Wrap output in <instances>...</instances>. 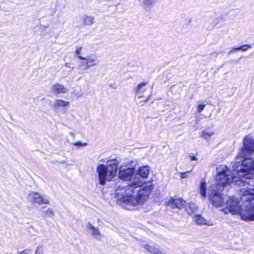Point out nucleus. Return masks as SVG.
<instances>
[{
	"instance_id": "c85d7f7f",
	"label": "nucleus",
	"mask_w": 254,
	"mask_h": 254,
	"mask_svg": "<svg viewBox=\"0 0 254 254\" xmlns=\"http://www.w3.org/2000/svg\"><path fill=\"white\" fill-rule=\"evenodd\" d=\"M71 144H73L74 146H87V144H88L87 143H86V142L85 143H82L80 141H78V142H76L72 143Z\"/></svg>"
},
{
	"instance_id": "bb28decb",
	"label": "nucleus",
	"mask_w": 254,
	"mask_h": 254,
	"mask_svg": "<svg viewBox=\"0 0 254 254\" xmlns=\"http://www.w3.org/2000/svg\"><path fill=\"white\" fill-rule=\"evenodd\" d=\"M251 46L249 45H243L238 48H235L236 50H242L243 51H247L249 48H251Z\"/></svg>"
},
{
	"instance_id": "aec40b11",
	"label": "nucleus",
	"mask_w": 254,
	"mask_h": 254,
	"mask_svg": "<svg viewBox=\"0 0 254 254\" xmlns=\"http://www.w3.org/2000/svg\"><path fill=\"white\" fill-rule=\"evenodd\" d=\"M185 209L187 213L190 215L195 214L197 210L198 207L195 203L190 202L185 206Z\"/></svg>"
},
{
	"instance_id": "72a5a7b5",
	"label": "nucleus",
	"mask_w": 254,
	"mask_h": 254,
	"mask_svg": "<svg viewBox=\"0 0 254 254\" xmlns=\"http://www.w3.org/2000/svg\"><path fill=\"white\" fill-rule=\"evenodd\" d=\"M65 66V67H68V68H71L72 69H73L74 67H72L70 65V64L67 63H66L64 64Z\"/></svg>"
},
{
	"instance_id": "f704fd0d",
	"label": "nucleus",
	"mask_w": 254,
	"mask_h": 254,
	"mask_svg": "<svg viewBox=\"0 0 254 254\" xmlns=\"http://www.w3.org/2000/svg\"><path fill=\"white\" fill-rule=\"evenodd\" d=\"M190 158L191 160L193 161H195L197 160V158L195 156H190Z\"/></svg>"
},
{
	"instance_id": "9d476101",
	"label": "nucleus",
	"mask_w": 254,
	"mask_h": 254,
	"mask_svg": "<svg viewBox=\"0 0 254 254\" xmlns=\"http://www.w3.org/2000/svg\"><path fill=\"white\" fill-rule=\"evenodd\" d=\"M28 199L33 204H49V201L48 197H45L38 192L32 191L28 194Z\"/></svg>"
},
{
	"instance_id": "5701e85b",
	"label": "nucleus",
	"mask_w": 254,
	"mask_h": 254,
	"mask_svg": "<svg viewBox=\"0 0 254 254\" xmlns=\"http://www.w3.org/2000/svg\"><path fill=\"white\" fill-rule=\"evenodd\" d=\"M206 188L205 182L204 180L202 179L201 180V183L199 185V193L200 194L201 196L203 198H205L206 197Z\"/></svg>"
},
{
	"instance_id": "20e7f679",
	"label": "nucleus",
	"mask_w": 254,
	"mask_h": 254,
	"mask_svg": "<svg viewBox=\"0 0 254 254\" xmlns=\"http://www.w3.org/2000/svg\"><path fill=\"white\" fill-rule=\"evenodd\" d=\"M118 161L117 159L109 160L106 164H100L97 166L96 172L99 183L104 185L106 182L112 181L117 173Z\"/></svg>"
},
{
	"instance_id": "4be33fe9",
	"label": "nucleus",
	"mask_w": 254,
	"mask_h": 254,
	"mask_svg": "<svg viewBox=\"0 0 254 254\" xmlns=\"http://www.w3.org/2000/svg\"><path fill=\"white\" fill-rule=\"evenodd\" d=\"M70 104L69 101L62 99H57L55 101L52 107L54 108L68 106Z\"/></svg>"
},
{
	"instance_id": "cd10ccee",
	"label": "nucleus",
	"mask_w": 254,
	"mask_h": 254,
	"mask_svg": "<svg viewBox=\"0 0 254 254\" xmlns=\"http://www.w3.org/2000/svg\"><path fill=\"white\" fill-rule=\"evenodd\" d=\"M45 214L50 217H52L54 216V210L51 208H49L45 211Z\"/></svg>"
},
{
	"instance_id": "2f4dec72",
	"label": "nucleus",
	"mask_w": 254,
	"mask_h": 254,
	"mask_svg": "<svg viewBox=\"0 0 254 254\" xmlns=\"http://www.w3.org/2000/svg\"><path fill=\"white\" fill-rule=\"evenodd\" d=\"M30 249H26L18 253V254H29Z\"/></svg>"
},
{
	"instance_id": "393cba45",
	"label": "nucleus",
	"mask_w": 254,
	"mask_h": 254,
	"mask_svg": "<svg viewBox=\"0 0 254 254\" xmlns=\"http://www.w3.org/2000/svg\"><path fill=\"white\" fill-rule=\"evenodd\" d=\"M206 105V104L204 101L198 102L196 107V112L198 113H201Z\"/></svg>"
},
{
	"instance_id": "473e14b6",
	"label": "nucleus",
	"mask_w": 254,
	"mask_h": 254,
	"mask_svg": "<svg viewBox=\"0 0 254 254\" xmlns=\"http://www.w3.org/2000/svg\"><path fill=\"white\" fill-rule=\"evenodd\" d=\"M82 47L77 48L75 51V54L76 55V57L78 58V56H80V54L82 50Z\"/></svg>"
},
{
	"instance_id": "2eb2a0df",
	"label": "nucleus",
	"mask_w": 254,
	"mask_h": 254,
	"mask_svg": "<svg viewBox=\"0 0 254 254\" xmlns=\"http://www.w3.org/2000/svg\"><path fill=\"white\" fill-rule=\"evenodd\" d=\"M193 220L198 225H205L209 226L214 225V223L213 221L205 219L200 215H194Z\"/></svg>"
},
{
	"instance_id": "b1692460",
	"label": "nucleus",
	"mask_w": 254,
	"mask_h": 254,
	"mask_svg": "<svg viewBox=\"0 0 254 254\" xmlns=\"http://www.w3.org/2000/svg\"><path fill=\"white\" fill-rule=\"evenodd\" d=\"M154 0H142L141 2V5L146 10H148L153 5Z\"/></svg>"
},
{
	"instance_id": "a211bd4d",
	"label": "nucleus",
	"mask_w": 254,
	"mask_h": 254,
	"mask_svg": "<svg viewBox=\"0 0 254 254\" xmlns=\"http://www.w3.org/2000/svg\"><path fill=\"white\" fill-rule=\"evenodd\" d=\"M82 23L84 26H90L95 23V18L94 16L88 14H84L82 18Z\"/></svg>"
},
{
	"instance_id": "423d86ee",
	"label": "nucleus",
	"mask_w": 254,
	"mask_h": 254,
	"mask_svg": "<svg viewBox=\"0 0 254 254\" xmlns=\"http://www.w3.org/2000/svg\"><path fill=\"white\" fill-rule=\"evenodd\" d=\"M223 189H219L216 186H212L208 190L209 199L212 205L216 207H221L224 203V197L221 191Z\"/></svg>"
},
{
	"instance_id": "9b49d317",
	"label": "nucleus",
	"mask_w": 254,
	"mask_h": 254,
	"mask_svg": "<svg viewBox=\"0 0 254 254\" xmlns=\"http://www.w3.org/2000/svg\"><path fill=\"white\" fill-rule=\"evenodd\" d=\"M147 82H141L137 85L134 89L136 96L139 98L147 97L146 102H147L151 96V94H147L148 89L145 87Z\"/></svg>"
},
{
	"instance_id": "f257e3e1",
	"label": "nucleus",
	"mask_w": 254,
	"mask_h": 254,
	"mask_svg": "<svg viewBox=\"0 0 254 254\" xmlns=\"http://www.w3.org/2000/svg\"><path fill=\"white\" fill-rule=\"evenodd\" d=\"M153 188L151 182L142 185V182L135 176L130 185L119 187L115 190V194L120 205L126 209H131L143 205L149 198Z\"/></svg>"
},
{
	"instance_id": "f3484780",
	"label": "nucleus",
	"mask_w": 254,
	"mask_h": 254,
	"mask_svg": "<svg viewBox=\"0 0 254 254\" xmlns=\"http://www.w3.org/2000/svg\"><path fill=\"white\" fill-rule=\"evenodd\" d=\"M150 173V168L148 166H141L137 171L136 175H138L142 178H147Z\"/></svg>"
},
{
	"instance_id": "a878e982",
	"label": "nucleus",
	"mask_w": 254,
	"mask_h": 254,
	"mask_svg": "<svg viewBox=\"0 0 254 254\" xmlns=\"http://www.w3.org/2000/svg\"><path fill=\"white\" fill-rule=\"evenodd\" d=\"M44 248L42 244H39L36 249L35 254H44Z\"/></svg>"
},
{
	"instance_id": "f03ea898",
	"label": "nucleus",
	"mask_w": 254,
	"mask_h": 254,
	"mask_svg": "<svg viewBox=\"0 0 254 254\" xmlns=\"http://www.w3.org/2000/svg\"><path fill=\"white\" fill-rule=\"evenodd\" d=\"M232 168L240 176L252 178L254 176V158L250 156L254 153V138L250 134L245 136Z\"/></svg>"
},
{
	"instance_id": "c756f323",
	"label": "nucleus",
	"mask_w": 254,
	"mask_h": 254,
	"mask_svg": "<svg viewBox=\"0 0 254 254\" xmlns=\"http://www.w3.org/2000/svg\"><path fill=\"white\" fill-rule=\"evenodd\" d=\"M190 173V171H187L186 172H179V175L181 179H185L188 177V174Z\"/></svg>"
},
{
	"instance_id": "0eeeda50",
	"label": "nucleus",
	"mask_w": 254,
	"mask_h": 254,
	"mask_svg": "<svg viewBox=\"0 0 254 254\" xmlns=\"http://www.w3.org/2000/svg\"><path fill=\"white\" fill-rule=\"evenodd\" d=\"M243 205L241 200L235 197H229L226 201V206L223 209L225 213H231L233 214H240L241 206Z\"/></svg>"
},
{
	"instance_id": "dca6fc26",
	"label": "nucleus",
	"mask_w": 254,
	"mask_h": 254,
	"mask_svg": "<svg viewBox=\"0 0 254 254\" xmlns=\"http://www.w3.org/2000/svg\"><path fill=\"white\" fill-rule=\"evenodd\" d=\"M215 131L212 127H206L200 133V137L205 139L209 140L214 135Z\"/></svg>"
},
{
	"instance_id": "6ab92c4d",
	"label": "nucleus",
	"mask_w": 254,
	"mask_h": 254,
	"mask_svg": "<svg viewBox=\"0 0 254 254\" xmlns=\"http://www.w3.org/2000/svg\"><path fill=\"white\" fill-rule=\"evenodd\" d=\"M171 203L172 207H175L179 209H181L184 207H185L186 202L185 200L181 198L172 199L171 200Z\"/></svg>"
},
{
	"instance_id": "7ed1b4c3",
	"label": "nucleus",
	"mask_w": 254,
	"mask_h": 254,
	"mask_svg": "<svg viewBox=\"0 0 254 254\" xmlns=\"http://www.w3.org/2000/svg\"><path fill=\"white\" fill-rule=\"evenodd\" d=\"M233 170L235 173H232L231 170L225 165H221L216 168L217 174L215 176V184L213 185L216 187L224 189L227 186L230 185L232 183L236 185L241 186L242 182L245 183L243 178L251 179L245 177L240 176L238 172Z\"/></svg>"
},
{
	"instance_id": "f8f14e48",
	"label": "nucleus",
	"mask_w": 254,
	"mask_h": 254,
	"mask_svg": "<svg viewBox=\"0 0 254 254\" xmlns=\"http://www.w3.org/2000/svg\"><path fill=\"white\" fill-rule=\"evenodd\" d=\"M78 58L86 61V68L94 66L97 65L99 63V61L98 60L97 56L94 54H91L85 57L78 56Z\"/></svg>"
},
{
	"instance_id": "6e6552de",
	"label": "nucleus",
	"mask_w": 254,
	"mask_h": 254,
	"mask_svg": "<svg viewBox=\"0 0 254 254\" xmlns=\"http://www.w3.org/2000/svg\"><path fill=\"white\" fill-rule=\"evenodd\" d=\"M240 216L244 220H254V203L241 206Z\"/></svg>"
},
{
	"instance_id": "1a4fd4ad",
	"label": "nucleus",
	"mask_w": 254,
	"mask_h": 254,
	"mask_svg": "<svg viewBox=\"0 0 254 254\" xmlns=\"http://www.w3.org/2000/svg\"><path fill=\"white\" fill-rule=\"evenodd\" d=\"M134 173V168L123 165L119 168V178L124 181L131 180Z\"/></svg>"
},
{
	"instance_id": "ddd939ff",
	"label": "nucleus",
	"mask_w": 254,
	"mask_h": 254,
	"mask_svg": "<svg viewBox=\"0 0 254 254\" xmlns=\"http://www.w3.org/2000/svg\"><path fill=\"white\" fill-rule=\"evenodd\" d=\"M68 90L63 84L55 83L52 84L51 87V92L55 94H65Z\"/></svg>"
},
{
	"instance_id": "c9c22d12",
	"label": "nucleus",
	"mask_w": 254,
	"mask_h": 254,
	"mask_svg": "<svg viewBox=\"0 0 254 254\" xmlns=\"http://www.w3.org/2000/svg\"><path fill=\"white\" fill-rule=\"evenodd\" d=\"M235 48H236L232 49V51H231L230 52H233V51H236V50H235Z\"/></svg>"
},
{
	"instance_id": "4468645a",
	"label": "nucleus",
	"mask_w": 254,
	"mask_h": 254,
	"mask_svg": "<svg viewBox=\"0 0 254 254\" xmlns=\"http://www.w3.org/2000/svg\"><path fill=\"white\" fill-rule=\"evenodd\" d=\"M86 228L94 239L97 240H101V234L98 228L94 227L91 223H88L86 225Z\"/></svg>"
},
{
	"instance_id": "412c9836",
	"label": "nucleus",
	"mask_w": 254,
	"mask_h": 254,
	"mask_svg": "<svg viewBox=\"0 0 254 254\" xmlns=\"http://www.w3.org/2000/svg\"><path fill=\"white\" fill-rule=\"evenodd\" d=\"M143 247L150 253L154 254H163V253L159 248L154 246L149 245H143Z\"/></svg>"
},
{
	"instance_id": "39448f33",
	"label": "nucleus",
	"mask_w": 254,
	"mask_h": 254,
	"mask_svg": "<svg viewBox=\"0 0 254 254\" xmlns=\"http://www.w3.org/2000/svg\"><path fill=\"white\" fill-rule=\"evenodd\" d=\"M243 179L245 183L242 182L241 185L243 184V185L239 191L241 201L243 205L253 204L254 203V187H251L248 186L249 183L244 180L245 178Z\"/></svg>"
},
{
	"instance_id": "7c9ffc66",
	"label": "nucleus",
	"mask_w": 254,
	"mask_h": 254,
	"mask_svg": "<svg viewBox=\"0 0 254 254\" xmlns=\"http://www.w3.org/2000/svg\"><path fill=\"white\" fill-rule=\"evenodd\" d=\"M79 67H83V69H86V61L83 60V61L81 62L79 64Z\"/></svg>"
}]
</instances>
